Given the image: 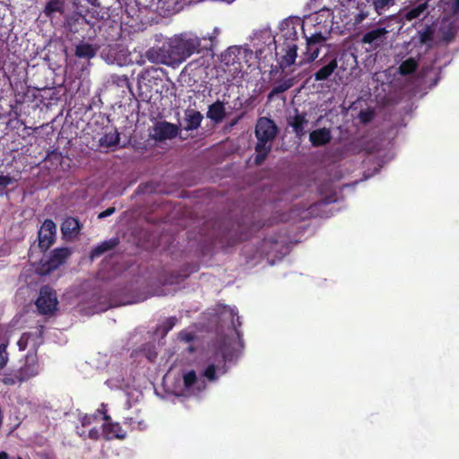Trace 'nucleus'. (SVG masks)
Segmentation results:
<instances>
[{
  "label": "nucleus",
  "instance_id": "nucleus-44",
  "mask_svg": "<svg viewBox=\"0 0 459 459\" xmlns=\"http://www.w3.org/2000/svg\"><path fill=\"white\" fill-rule=\"evenodd\" d=\"M359 117H360V120L363 123H368V122H369L372 119V115L369 112H363V111H361L359 113Z\"/></svg>",
  "mask_w": 459,
  "mask_h": 459
},
{
  "label": "nucleus",
  "instance_id": "nucleus-38",
  "mask_svg": "<svg viewBox=\"0 0 459 459\" xmlns=\"http://www.w3.org/2000/svg\"><path fill=\"white\" fill-rule=\"evenodd\" d=\"M231 316H232V318H231V324H232V326L234 328V331L238 336V339L241 338V333L238 331V327L241 326V321H240V317L238 316V314H234L233 311H231Z\"/></svg>",
  "mask_w": 459,
  "mask_h": 459
},
{
  "label": "nucleus",
  "instance_id": "nucleus-30",
  "mask_svg": "<svg viewBox=\"0 0 459 459\" xmlns=\"http://www.w3.org/2000/svg\"><path fill=\"white\" fill-rule=\"evenodd\" d=\"M77 434L82 437L83 439L85 438H90L91 440H99L100 437V431L98 429L96 428H92L91 429H90L89 432H86V430L84 429H80L79 428H77V430H76Z\"/></svg>",
  "mask_w": 459,
  "mask_h": 459
},
{
  "label": "nucleus",
  "instance_id": "nucleus-4",
  "mask_svg": "<svg viewBox=\"0 0 459 459\" xmlns=\"http://www.w3.org/2000/svg\"><path fill=\"white\" fill-rule=\"evenodd\" d=\"M309 27L308 22L297 16H290L284 19L280 25V39H283V45L296 43L300 35L305 37Z\"/></svg>",
  "mask_w": 459,
  "mask_h": 459
},
{
  "label": "nucleus",
  "instance_id": "nucleus-32",
  "mask_svg": "<svg viewBox=\"0 0 459 459\" xmlns=\"http://www.w3.org/2000/svg\"><path fill=\"white\" fill-rule=\"evenodd\" d=\"M217 354H221V362L223 364L226 363V361L230 360L232 359V353L230 351L229 348L227 347L226 343L223 342L222 345L220 346V348L217 350Z\"/></svg>",
  "mask_w": 459,
  "mask_h": 459
},
{
  "label": "nucleus",
  "instance_id": "nucleus-28",
  "mask_svg": "<svg viewBox=\"0 0 459 459\" xmlns=\"http://www.w3.org/2000/svg\"><path fill=\"white\" fill-rule=\"evenodd\" d=\"M293 86V79L289 78L279 82L276 86H274L268 94V100H271L274 96L282 93Z\"/></svg>",
  "mask_w": 459,
  "mask_h": 459
},
{
  "label": "nucleus",
  "instance_id": "nucleus-13",
  "mask_svg": "<svg viewBox=\"0 0 459 459\" xmlns=\"http://www.w3.org/2000/svg\"><path fill=\"white\" fill-rule=\"evenodd\" d=\"M280 48L275 46L276 56H280L278 63L281 69H285L295 63L297 57L298 45L290 43Z\"/></svg>",
  "mask_w": 459,
  "mask_h": 459
},
{
  "label": "nucleus",
  "instance_id": "nucleus-12",
  "mask_svg": "<svg viewBox=\"0 0 459 459\" xmlns=\"http://www.w3.org/2000/svg\"><path fill=\"white\" fill-rule=\"evenodd\" d=\"M70 255L71 251L67 247L55 248L50 252L48 258L42 264V267L48 273L63 264Z\"/></svg>",
  "mask_w": 459,
  "mask_h": 459
},
{
  "label": "nucleus",
  "instance_id": "nucleus-49",
  "mask_svg": "<svg viewBox=\"0 0 459 459\" xmlns=\"http://www.w3.org/2000/svg\"><path fill=\"white\" fill-rule=\"evenodd\" d=\"M16 381H17L16 378L13 379V378L5 377L4 379V383L6 385H13V384H15Z\"/></svg>",
  "mask_w": 459,
  "mask_h": 459
},
{
  "label": "nucleus",
  "instance_id": "nucleus-25",
  "mask_svg": "<svg viewBox=\"0 0 459 459\" xmlns=\"http://www.w3.org/2000/svg\"><path fill=\"white\" fill-rule=\"evenodd\" d=\"M377 25L379 28H385L386 30V38L388 39V35L391 32H394V30L401 29L400 19L395 15L385 16L383 19H380L377 22Z\"/></svg>",
  "mask_w": 459,
  "mask_h": 459
},
{
  "label": "nucleus",
  "instance_id": "nucleus-51",
  "mask_svg": "<svg viewBox=\"0 0 459 459\" xmlns=\"http://www.w3.org/2000/svg\"><path fill=\"white\" fill-rule=\"evenodd\" d=\"M89 4H91L93 6H100V4L99 0H86Z\"/></svg>",
  "mask_w": 459,
  "mask_h": 459
},
{
  "label": "nucleus",
  "instance_id": "nucleus-16",
  "mask_svg": "<svg viewBox=\"0 0 459 459\" xmlns=\"http://www.w3.org/2000/svg\"><path fill=\"white\" fill-rule=\"evenodd\" d=\"M204 116L195 108H186L184 117V130L194 131L200 127Z\"/></svg>",
  "mask_w": 459,
  "mask_h": 459
},
{
  "label": "nucleus",
  "instance_id": "nucleus-42",
  "mask_svg": "<svg viewBox=\"0 0 459 459\" xmlns=\"http://www.w3.org/2000/svg\"><path fill=\"white\" fill-rule=\"evenodd\" d=\"M2 27L0 26V48L5 44L9 39L8 31H2Z\"/></svg>",
  "mask_w": 459,
  "mask_h": 459
},
{
  "label": "nucleus",
  "instance_id": "nucleus-34",
  "mask_svg": "<svg viewBox=\"0 0 459 459\" xmlns=\"http://www.w3.org/2000/svg\"><path fill=\"white\" fill-rule=\"evenodd\" d=\"M14 182H16V179L13 177H11L9 175H6V176L1 175L0 176V195H3L5 188L9 185H11Z\"/></svg>",
  "mask_w": 459,
  "mask_h": 459
},
{
  "label": "nucleus",
  "instance_id": "nucleus-2",
  "mask_svg": "<svg viewBox=\"0 0 459 459\" xmlns=\"http://www.w3.org/2000/svg\"><path fill=\"white\" fill-rule=\"evenodd\" d=\"M319 24L320 22H317V24H312L313 28L309 27L308 31L304 37L306 39V51L304 55L307 63L316 61L320 50L323 48L330 47V45L326 43L330 35V30L325 27V30H322Z\"/></svg>",
  "mask_w": 459,
  "mask_h": 459
},
{
  "label": "nucleus",
  "instance_id": "nucleus-31",
  "mask_svg": "<svg viewBox=\"0 0 459 459\" xmlns=\"http://www.w3.org/2000/svg\"><path fill=\"white\" fill-rule=\"evenodd\" d=\"M79 420L82 424V427L85 428V427L90 426L91 424L98 421L100 419L98 417V413H95V411H94L93 413H91V414L85 413V414L80 416Z\"/></svg>",
  "mask_w": 459,
  "mask_h": 459
},
{
  "label": "nucleus",
  "instance_id": "nucleus-9",
  "mask_svg": "<svg viewBox=\"0 0 459 459\" xmlns=\"http://www.w3.org/2000/svg\"><path fill=\"white\" fill-rule=\"evenodd\" d=\"M278 133V127L274 121L269 117H262L257 119L255 125V137L259 141L271 142Z\"/></svg>",
  "mask_w": 459,
  "mask_h": 459
},
{
  "label": "nucleus",
  "instance_id": "nucleus-29",
  "mask_svg": "<svg viewBox=\"0 0 459 459\" xmlns=\"http://www.w3.org/2000/svg\"><path fill=\"white\" fill-rule=\"evenodd\" d=\"M110 82L119 88L130 89V82L126 74H112L110 76Z\"/></svg>",
  "mask_w": 459,
  "mask_h": 459
},
{
  "label": "nucleus",
  "instance_id": "nucleus-36",
  "mask_svg": "<svg viewBox=\"0 0 459 459\" xmlns=\"http://www.w3.org/2000/svg\"><path fill=\"white\" fill-rule=\"evenodd\" d=\"M203 375L210 381L216 380V366L213 363L209 364L204 369Z\"/></svg>",
  "mask_w": 459,
  "mask_h": 459
},
{
  "label": "nucleus",
  "instance_id": "nucleus-48",
  "mask_svg": "<svg viewBox=\"0 0 459 459\" xmlns=\"http://www.w3.org/2000/svg\"><path fill=\"white\" fill-rule=\"evenodd\" d=\"M0 459H9V455L5 451L0 452ZM16 459H22L21 456H18Z\"/></svg>",
  "mask_w": 459,
  "mask_h": 459
},
{
  "label": "nucleus",
  "instance_id": "nucleus-53",
  "mask_svg": "<svg viewBox=\"0 0 459 459\" xmlns=\"http://www.w3.org/2000/svg\"><path fill=\"white\" fill-rule=\"evenodd\" d=\"M147 57H148L149 60H152V52L151 51L147 52Z\"/></svg>",
  "mask_w": 459,
  "mask_h": 459
},
{
  "label": "nucleus",
  "instance_id": "nucleus-19",
  "mask_svg": "<svg viewBox=\"0 0 459 459\" xmlns=\"http://www.w3.org/2000/svg\"><path fill=\"white\" fill-rule=\"evenodd\" d=\"M332 140L331 130L326 127L313 130L309 134V141L315 147H319L329 143Z\"/></svg>",
  "mask_w": 459,
  "mask_h": 459
},
{
  "label": "nucleus",
  "instance_id": "nucleus-22",
  "mask_svg": "<svg viewBox=\"0 0 459 459\" xmlns=\"http://www.w3.org/2000/svg\"><path fill=\"white\" fill-rule=\"evenodd\" d=\"M119 244V239L117 238H113L108 240H105L101 242L100 244L97 245L95 247H93L90 253V258L91 260L100 257L104 253L110 251L117 247V246Z\"/></svg>",
  "mask_w": 459,
  "mask_h": 459
},
{
  "label": "nucleus",
  "instance_id": "nucleus-11",
  "mask_svg": "<svg viewBox=\"0 0 459 459\" xmlns=\"http://www.w3.org/2000/svg\"><path fill=\"white\" fill-rule=\"evenodd\" d=\"M361 43L368 45L371 49H377L386 43V30L385 28H374L362 35Z\"/></svg>",
  "mask_w": 459,
  "mask_h": 459
},
{
  "label": "nucleus",
  "instance_id": "nucleus-50",
  "mask_svg": "<svg viewBox=\"0 0 459 459\" xmlns=\"http://www.w3.org/2000/svg\"><path fill=\"white\" fill-rule=\"evenodd\" d=\"M243 117V114L233 119L230 123V126H235L241 118Z\"/></svg>",
  "mask_w": 459,
  "mask_h": 459
},
{
  "label": "nucleus",
  "instance_id": "nucleus-10",
  "mask_svg": "<svg viewBox=\"0 0 459 459\" xmlns=\"http://www.w3.org/2000/svg\"><path fill=\"white\" fill-rule=\"evenodd\" d=\"M94 25L95 22L89 20L87 15H83L81 12H74L65 18V27L72 33L81 34L86 27L93 29Z\"/></svg>",
  "mask_w": 459,
  "mask_h": 459
},
{
  "label": "nucleus",
  "instance_id": "nucleus-8",
  "mask_svg": "<svg viewBox=\"0 0 459 459\" xmlns=\"http://www.w3.org/2000/svg\"><path fill=\"white\" fill-rule=\"evenodd\" d=\"M56 236V225L50 220L46 219L38 232V247L41 252H46L54 244Z\"/></svg>",
  "mask_w": 459,
  "mask_h": 459
},
{
  "label": "nucleus",
  "instance_id": "nucleus-45",
  "mask_svg": "<svg viewBox=\"0 0 459 459\" xmlns=\"http://www.w3.org/2000/svg\"><path fill=\"white\" fill-rule=\"evenodd\" d=\"M267 155H264V153H256L255 157V163L256 165H261L266 159Z\"/></svg>",
  "mask_w": 459,
  "mask_h": 459
},
{
  "label": "nucleus",
  "instance_id": "nucleus-37",
  "mask_svg": "<svg viewBox=\"0 0 459 459\" xmlns=\"http://www.w3.org/2000/svg\"><path fill=\"white\" fill-rule=\"evenodd\" d=\"M7 345L0 344V370L3 369L8 361Z\"/></svg>",
  "mask_w": 459,
  "mask_h": 459
},
{
  "label": "nucleus",
  "instance_id": "nucleus-54",
  "mask_svg": "<svg viewBox=\"0 0 459 459\" xmlns=\"http://www.w3.org/2000/svg\"><path fill=\"white\" fill-rule=\"evenodd\" d=\"M455 5L456 8H459V0L455 1Z\"/></svg>",
  "mask_w": 459,
  "mask_h": 459
},
{
  "label": "nucleus",
  "instance_id": "nucleus-43",
  "mask_svg": "<svg viewBox=\"0 0 459 459\" xmlns=\"http://www.w3.org/2000/svg\"><path fill=\"white\" fill-rule=\"evenodd\" d=\"M115 211H116V209L114 207H108L105 211H103L100 213H99L98 218L99 219H103V218H106L108 216H110V215H112L115 212Z\"/></svg>",
  "mask_w": 459,
  "mask_h": 459
},
{
  "label": "nucleus",
  "instance_id": "nucleus-46",
  "mask_svg": "<svg viewBox=\"0 0 459 459\" xmlns=\"http://www.w3.org/2000/svg\"><path fill=\"white\" fill-rule=\"evenodd\" d=\"M429 39H431V33L429 30H426L421 33V35H420L421 42H426Z\"/></svg>",
  "mask_w": 459,
  "mask_h": 459
},
{
  "label": "nucleus",
  "instance_id": "nucleus-40",
  "mask_svg": "<svg viewBox=\"0 0 459 459\" xmlns=\"http://www.w3.org/2000/svg\"><path fill=\"white\" fill-rule=\"evenodd\" d=\"M176 323H177V318L175 316H170V317L167 318L162 325L164 332L166 333L168 332H169L175 326Z\"/></svg>",
  "mask_w": 459,
  "mask_h": 459
},
{
  "label": "nucleus",
  "instance_id": "nucleus-41",
  "mask_svg": "<svg viewBox=\"0 0 459 459\" xmlns=\"http://www.w3.org/2000/svg\"><path fill=\"white\" fill-rule=\"evenodd\" d=\"M251 229H247L246 230H240L239 233H236V240L237 241H242L247 238V234Z\"/></svg>",
  "mask_w": 459,
  "mask_h": 459
},
{
  "label": "nucleus",
  "instance_id": "nucleus-6",
  "mask_svg": "<svg viewBox=\"0 0 459 459\" xmlns=\"http://www.w3.org/2000/svg\"><path fill=\"white\" fill-rule=\"evenodd\" d=\"M315 65H321V67L313 74L315 81H326L338 67L337 56L335 53H326L322 58L316 61Z\"/></svg>",
  "mask_w": 459,
  "mask_h": 459
},
{
  "label": "nucleus",
  "instance_id": "nucleus-52",
  "mask_svg": "<svg viewBox=\"0 0 459 459\" xmlns=\"http://www.w3.org/2000/svg\"><path fill=\"white\" fill-rule=\"evenodd\" d=\"M184 339H185L186 341H187V342H190V341H192V340H193V336H192V334H191V333H187V334H186V336H185V338H184Z\"/></svg>",
  "mask_w": 459,
  "mask_h": 459
},
{
  "label": "nucleus",
  "instance_id": "nucleus-15",
  "mask_svg": "<svg viewBox=\"0 0 459 459\" xmlns=\"http://www.w3.org/2000/svg\"><path fill=\"white\" fill-rule=\"evenodd\" d=\"M308 120L307 119L306 113H299L298 109H295V115L290 116L287 119V124L292 128L296 137L301 138L305 135V126L307 125Z\"/></svg>",
  "mask_w": 459,
  "mask_h": 459
},
{
  "label": "nucleus",
  "instance_id": "nucleus-3",
  "mask_svg": "<svg viewBox=\"0 0 459 459\" xmlns=\"http://www.w3.org/2000/svg\"><path fill=\"white\" fill-rule=\"evenodd\" d=\"M357 5L351 12L353 23L360 24L370 15V11L374 10L377 15H383L391 6L394 5V0H356Z\"/></svg>",
  "mask_w": 459,
  "mask_h": 459
},
{
  "label": "nucleus",
  "instance_id": "nucleus-14",
  "mask_svg": "<svg viewBox=\"0 0 459 459\" xmlns=\"http://www.w3.org/2000/svg\"><path fill=\"white\" fill-rule=\"evenodd\" d=\"M102 434L105 440L112 439L124 440L126 437V431L122 429L119 423L112 420L106 421L101 426Z\"/></svg>",
  "mask_w": 459,
  "mask_h": 459
},
{
  "label": "nucleus",
  "instance_id": "nucleus-55",
  "mask_svg": "<svg viewBox=\"0 0 459 459\" xmlns=\"http://www.w3.org/2000/svg\"><path fill=\"white\" fill-rule=\"evenodd\" d=\"M94 13L97 14V16H99V12L98 11H94Z\"/></svg>",
  "mask_w": 459,
  "mask_h": 459
},
{
  "label": "nucleus",
  "instance_id": "nucleus-21",
  "mask_svg": "<svg viewBox=\"0 0 459 459\" xmlns=\"http://www.w3.org/2000/svg\"><path fill=\"white\" fill-rule=\"evenodd\" d=\"M39 373V366L36 362L32 361L29 363V359H27L24 366H22L14 375V378H16L17 382H24L29 380L30 378L37 376Z\"/></svg>",
  "mask_w": 459,
  "mask_h": 459
},
{
  "label": "nucleus",
  "instance_id": "nucleus-27",
  "mask_svg": "<svg viewBox=\"0 0 459 459\" xmlns=\"http://www.w3.org/2000/svg\"><path fill=\"white\" fill-rule=\"evenodd\" d=\"M418 66V62L414 58L409 57L402 62L399 65L398 71L401 75L405 76L413 74L417 70Z\"/></svg>",
  "mask_w": 459,
  "mask_h": 459
},
{
  "label": "nucleus",
  "instance_id": "nucleus-26",
  "mask_svg": "<svg viewBox=\"0 0 459 459\" xmlns=\"http://www.w3.org/2000/svg\"><path fill=\"white\" fill-rule=\"evenodd\" d=\"M97 54V48L89 43H80L75 47L74 55L78 58L91 59Z\"/></svg>",
  "mask_w": 459,
  "mask_h": 459
},
{
  "label": "nucleus",
  "instance_id": "nucleus-35",
  "mask_svg": "<svg viewBox=\"0 0 459 459\" xmlns=\"http://www.w3.org/2000/svg\"><path fill=\"white\" fill-rule=\"evenodd\" d=\"M268 142L259 141L257 140V143L255 146V151L256 153H264V155H268V153L271 152V145H267Z\"/></svg>",
  "mask_w": 459,
  "mask_h": 459
},
{
  "label": "nucleus",
  "instance_id": "nucleus-23",
  "mask_svg": "<svg viewBox=\"0 0 459 459\" xmlns=\"http://www.w3.org/2000/svg\"><path fill=\"white\" fill-rule=\"evenodd\" d=\"M120 143V134L115 128L109 132H106L99 140L100 147L113 148L117 147Z\"/></svg>",
  "mask_w": 459,
  "mask_h": 459
},
{
  "label": "nucleus",
  "instance_id": "nucleus-33",
  "mask_svg": "<svg viewBox=\"0 0 459 459\" xmlns=\"http://www.w3.org/2000/svg\"><path fill=\"white\" fill-rule=\"evenodd\" d=\"M196 373L195 370H190L183 377L184 385L186 387L193 386L196 382Z\"/></svg>",
  "mask_w": 459,
  "mask_h": 459
},
{
  "label": "nucleus",
  "instance_id": "nucleus-18",
  "mask_svg": "<svg viewBox=\"0 0 459 459\" xmlns=\"http://www.w3.org/2000/svg\"><path fill=\"white\" fill-rule=\"evenodd\" d=\"M226 117V108L224 102L216 100L209 105L206 112V117L212 121L214 124H220Z\"/></svg>",
  "mask_w": 459,
  "mask_h": 459
},
{
  "label": "nucleus",
  "instance_id": "nucleus-20",
  "mask_svg": "<svg viewBox=\"0 0 459 459\" xmlns=\"http://www.w3.org/2000/svg\"><path fill=\"white\" fill-rule=\"evenodd\" d=\"M81 230L80 221L74 217H67L61 225V231L65 238H74Z\"/></svg>",
  "mask_w": 459,
  "mask_h": 459
},
{
  "label": "nucleus",
  "instance_id": "nucleus-39",
  "mask_svg": "<svg viewBox=\"0 0 459 459\" xmlns=\"http://www.w3.org/2000/svg\"><path fill=\"white\" fill-rule=\"evenodd\" d=\"M95 413H98V417L102 416V420L106 421L111 420V417L108 414L107 406L105 403H101L100 407L95 411Z\"/></svg>",
  "mask_w": 459,
  "mask_h": 459
},
{
  "label": "nucleus",
  "instance_id": "nucleus-47",
  "mask_svg": "<svg viewBox=\"0 0 459 459\" xmlns=\"http://www.w3.org/2000/svg\"><path fill=\"white\" fill-rule=\"evenodd\" d=\"M48 156L52 157L54 160H60L62 158V153L58 152H52V153H48Z\"/></svg>",
  "mask_w": 459,
  "mask_h": 459
},
{
  "label": "nucleus",
  "instance_id": "nucleus-7",
  "mask_svg": "<svg viewBox=\"0 0 459 459\" xmlns=\"http://www.w3.org/2000/svg\"><path fill=\"white\" fill-rule=\"evenodd\" d=\"M178 134L179 126L163 120L153 125L150 136L156 142H163L174 139Z\"/></svg>",
  "mask_w": 459,
  "mask_h": 459
},
{
  "label": "nucleus",
  "instance_id": "nucleus-24",
  "mask_svg": "<svg viewBox=\"0 0 459 459\" xmlns=\"http://www.w3.org/2000/svg\"><path fill=\"white\" fill-rule=\"evenodd\" d=\"M65 0H48L45 5L43 13L45 16L52 18L55 13L63 14L65 13Z\"/></svg>",
  "mask_w": 459,
  "mask_h": 459
},
{
  "label": "nucleus",
  "instance_id": "nucleus-1",
  "mask_svg": "<svg viewBox=\"0 0 459 459\" xmlns=\"http://www.w3.org/2000/svg\"><path fill=\"white\" fill-rule=\"evenodd\" d=\"M221 30L214 28L211 34L198 37L191 31L175 35L169 42L168 55L172 64H181L194 54L212 52Z\"/></svg>",
  "mask_w": 459,
  "mask_h": 459
},
{
  "label": "nucleus",
  "instance_id": "nucleus-5",
  "mask_svg": "<svg viewBox=\"0 0 459 459\" xmlns=\"http://www.w3.org/2000/svg\"><path fill=\"white\" fill-rule=\"evenodd\" d=\"M57 304L56 291L49 286H43L36 301L39 313L42 315H52L56 310Z\"/></svg>",
  "mask_w": 459,
  "mask_h": 459
},
{
  "label": "nucleus",
  "instance_id": "nucleus-17",
  "mask_svg": "<svg viewBox=\"0 0 459 459\" xmlns=\"http://www.w3.org/2000/svg\"><path fill=\"white\" fill-rule=\"evenodd\" d=\"M242 49L239 47L232 46L228 48L221 56V63L230 67L241 64Z\"/></svg>",
  "mask_w": 459,
  "mask_h": 459
}]
</instances>
